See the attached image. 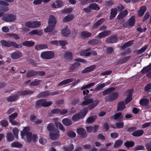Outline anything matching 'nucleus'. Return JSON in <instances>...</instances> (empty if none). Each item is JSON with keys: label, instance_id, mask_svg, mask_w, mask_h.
<instances>
[{"label": "nucleus", "instance_id": "obj_23", "mask_svg": "<svg viewBox=\"0 0 151 151\" xmlns=\"http://www.w3.org/2000/svg\"><path fill=\"white\" fill-rule=\"evenodd\" d=\"M48 46L47 45L44 44H37L35 46V49L37 50H40L45 49L47 48Z\"/></svg>", "mask_w": 151, "mask_h": 151}, {"label": "nucleus", "instance_id": "obj_19", "mask_svg": "<svg viewBox=\"0 0 151 151\" xmlns=\"http://www.w3.org/2000/svg\"><path fill=\"white\" fill-rule=\"evenodd\" d=\"M46 99H39L38 101H37L35 104V108L38 109L39 108L43 106L45 104V101Z\"/></svg>", "mask_w": 151, "mask_h": 151}, {"label": "nucleus", "instance_id": "obj_36", "mask_svg": "<svg viewBox=\"0 0 151 151\" xmlns=\"http://www.w3.org/2000/svg\"><path fill=\"white\" fill-rule=\"evenodd\" d=\"M37 75V72L34 70H29L26 73V77L28 78L34 77Z\"/></svg>", "mask_w": 151, "mask_h": 151}, {"label": "nucleus", "instance_id": "obj_45", "mask_svg": "<svg viewBox=\"0 0 151 151\" xmlns=\"http://www.w3.org/2000/svg\"><path fill=\"white\" fill-rule=\"evenodd\" d=\"M151 70V65H150L147 66V67H145L143 68L141 70V72L142 74H145L147 73L148 72Z\"/></svg>", "mask_w": 151, "mask_h": 151}, {"label": "nucleus", "instance_id": "obj_29", "mask_svg": "<svg viewBox=\"0 0 151 151\" xmlns=\"http://www.w3.org/2000/svg\"><path fill=\"white\" fill-rule=\"evenodd\" d=\"M88 6L90 9H91L92 10H93L98 11L100 9V8L99 7L98 5L96 3L90 4Z\"/></svg>", "mask_w": 151, "mask_h": 151}, {"label": "nucleus", "instance_id": "obj_40", "mask_svg": "<svg viewBox=\"0 0 151 151\" xmlns=\"http://www.w3.org/2000/svg\"><path fill=\"white\" fill-rule=\"evenodd\" d=\"M55 26L54 25L49 24V26L44 29V32L46 33L50 32L53 31L55 29Z\"/></svg>", "mask_w": 151, "mask_h": 151}, {"label": "nucleus", "instance_id": "obj_25", "mask_svg": "<svg viewBox=\"0 0 151 151\" xmlns=\"http://www.w3.org/2000/svg\"><path fill=\"white\" fill-rule=\"evenodd\" d=\"M150 103V101L147 98H143L139 100V104L140 105L143 107L146 106H148Z\"/></svg>", "mask_w": 151, "mask_h": 151}, {"label": "nucleus", "instance_id": "obj_30", "mask_svg": "<svg viewBox=\"0 0 151 151\" xmlns=\"http://www.w3.org/2000/svg\"><path fill=\"white\" fill-rule=\"evenodd\" d=\"M115 90L114 87H109L106 88L102 92L103 95L105 96L112 92Z\"/></svg>", "mask_w": 151, "mask_h": 151}, {"label": "nucleus", "instance_id": "obj_7", "mask_svg": "<svg viewBox=\"0 0 151 151\" xmlns=\"http://www.w3.org/2000/svg\"><path fill=\"white\" fill-rule=\"evenodd\" d=\"M119 94L117 92H113L110 93L104 98V101L106 102H110L114 101L118 98Z\"/></svg>", "mask_w": 151, "mask_h": 151}, {"label": "nucleus", "instance_id": "obj_6", "mask_svg": "<svg viewBox=\"0 0 151 151\" xmlns=\"http://www.w3.org/2000/svg\"><path fill=\"white\" fill-rule=\"evenodd\" d=\"M40 57L44 59L50 60L55 57V53L51 51H45L41 53Z\"/></svg>", "mask_w": 151, "mask_h": 151}, {"label": "nucleus", "instance_id": "obj_18", "mask_svg": "<svg viewBox=\"0 0 151 151\" xmlns=\"http://www.w3.org/2000/svg\"><path fill=\"white\" fill-rule=\"evenodd\" d=\"M118 40L117 37L116 35H111L106 40V42L107 43H114Z\"/></svg>", "mask_w": 151, "mask_h": 151}, {"label": "nucleus", "instance_id": "obj_43", "mask_svg": "<svg viewBox=\"0 0 151 151\" xmlns=\"http://www.w3.org/2000/svg\"><path fill=\"white\" fill-rule=\"evenodd\" d=\"M123 141L121 140H117L115 142L114 144V147L115 148H119L121 147L122 145L123 144Z\"/></svg>", "mask_w": 151, "mask_h": 151}, {"label": "nucleus", "instance_id": "obj_58", "mask_svg": "<svg viewBox=\"0 0 151 151\" xmlns=\"http://www.w3.org/2000/svg\"><path fill=\"white\" fill-rule=\"evenodd\" d=\"M58 43L60 46L63 47V48H64V46H65V45L68 44L67 42L64 40H59Z\"/></svg>", "mask_w": 151, "mask_h": 151}, {"label": "nucleus", "instance_id": "obj_41", "mask_svg": "<svg viewBox=\"0 0 151 151\" xmlns=\"http://www.w3.org/2000/svg\"><path fill=\"white\" fill-rule=\"evenodd\" d=\"M55 126L57 128L60 129L62 132H65V129L64 128L63 126L60 122H55Z\"/></svg>", "mask_w": 151, "mask_h": 151}, {"label": "nucleus", "instance_id": "obj_51", "mask_svg": "<svg viewBox=\"0 0 151 151\" xmlns=\"http://www.w3.org/2000/svg\"><path fill=\"white\" fill-rule=\"evenodd\" d=\"M47 130L49 131L52 132L55 129V126L52 123H50L48 124L47 127Z\"/></svg>", "mask_w": 151, "mask_h": 151}, {"label": "nucleus", "instance_id": "obj_12", "mask_svg": "<svg viewBox=\"0 0 151 151\" xmlns=\"http://www.w3.org/2000/svg\"><path fill=\"white\" fill-rule=\"evenodd\" d=\"M26 141L28 142H31L32 140L34 142H36L37 138L36 134H32V133H29V134L25 135Z\"/></svg>", "mask_w": 151, "mask_h": 151}, {"label": "nucleus", "instance_id": "obj_61", "mask_svg": "<svg viewBox=\"0 0 151 151\" xmlns=\"http://www.w3.org/2000/svg\"><path fill=\"white\" fill-rule=\"evenodd\" d=\"M124 122H117L115 124L116 127L117 129L122 128L124 126Z\"/></svg>", "mask_w": 151, "mask_h": 151}, {"label": "nucleus", "instance_id": "obj_52", "mask_svg": "<svg viewBox=\"0 0 151 151\" xmlns=\"http://www.w3.org/2000/svg\"><path fill=\"white\" fill-rule=\"evenodd\" d=\"M122 115V113L120 112H118L114 115L112 116L110 118L111 119H114V120L117 119L118 118H119Z\"/></svg>", "mask_w": 151, "mask_h": 151}, {"label": "nucleus", "instance_id": "obj_62", "mask_svg": "<svg viewBox=\"0 0 151 151\" xmlns=\"http://www.w3.org/2000/svg\"><path fill=\"white\" fill-rule=\"evenodd\" d=\"M95 119L93 117L90 116L86 119V122L88 124H91L95 121Z\"/></svg>", "mask_w": 151, "mask_h": 151}, {"label": "nucleus", "instance_id": "obj_31", "mask_svg": "<svg viewBox=\"0 0 151 151\" xmlns=\"http://www.w3.org/2000/svg\"><path fill=\"white\" fill-rule=\"evenodd\" d=\"M126 107L123 101H121L117 105V111H119L123 110Z\"/></svg>", "mask_w": 151, "mask_h": 151}, {"label": "nucleus", "instance_id": "obj_28", "mask_svg": "<svg viewBox=\"0 0 151 151\" xmlns=\"http://www.w3.org/2000/svg\"><path fill=\"white\" fill-rule=\"evenodd\" d=\"M128 94L127 96V98L125 99V104H127L130 102L131 101L132 99V94L131 89L129 91H128Z\"/></svg>", "mask_w": 151, "mask_h": 151}, {"label": "nucleus", "instance_id": "obj_56", "mask_svg": "<svg viewBox=\"0 0 151 151\" xmlns=\"http://www.w3.org/2000/svg\"><path fill=\"white\" fill-rule=\"evenodd\" d=\"M40 80H35L34 81H32L30 85L32 86H35L38 85L40 83Z\"/></svg>", "mask_w": 151, "mask_h": 151}, {"label": "nucleus", "instance_id": "obj_53", "mask_svg": "<svg viewBox=\"0 0 151 151\" xmlns=\"http://www.w3.org/2000/svg\"><path fill=\"white\" fill-rule=\"evenodd\" d=\"M67 135L70 138H74L76 136V134L74 132L70 130L68 132Z\"/></svg>", "mask_w": 151, "mask_h": 151}, {"label": "nucleus", "instance_id": "obj_47", "mask_svg": "<svg viewBox=\"0 0 151 151\" xmlns=\"http://www.w3.org/2000/svg\"><path fill=\"white\" fill-rule=\"evenodd\" d=\"M74 147L73 144L65 146L63 147V149L65 151H71L73 150Z\"/></svg>", "mask_w": 151, "mask_h": 151}, {"label": "nucleus", "instance_id": "obj_32", "mask_svg": "<svg viewBox=\"0 0 151 151\" xmlns=\"http://www.w3.org/2000/svg\"><path fill=\"white\" fill-rule=\"evenodd\" d=\"M128 14V11L125 10L124 11L120 12L117 17V19H120L123 18L127 16Z\"/></svg>", "mask_w": 151, "mask_h": 151}, {"label": "nucleus", "instance_id": "obj_46", "mask_svg": "<svg viewBox=\"0 0 151 151\" xmlns=\"http://www.w3.org/2000/svg\"><path fill=\"white\" fill-rule=\"evenodd\" d=\"M8 122L6 119H3L0 122V125L3 127H6L8 125Z\"/></svg>", "mask_w": 151, "mask_h": 151}, {"label": "nucleus", "instance_id": "obj_39", "mask_svg": "<svg viewBox=\"0 0 151 151\" xmlns=\"http://www.w3.org/2000/svg\"><path fill=\"white\" fill-rule=\"evenodd\" d=\"M80 66V64L78 62H74L73 64L71 65V66L69 68V70L70 71H73V70H75L76 68Z\"/></svg>", "mask_w": 151, "mask_h": 151}, {"label": "nucleus", "instance_id": "obj_35", "mask_svg": "<svg viewBox=\"0 0 151 151\" xmlns=\"http://www.w3.org/2000/svg\"><path fill=\"white\" fill-rule=\"evenodd\" d=\"M62 123L64 125L67 126H70L72 124L71 121L67 118H65L62 119Z\"/></svg>", "mask_w": 151, "mask_h": 151}, {"label": "nucleus", "instance_id": "obj_3", "mask_svg": "<svg viewBox=\"0 0 151 151\" xmlns=\"http://www.w3.org/2000/svg\"><path fill=\"white\" fill-rule=\"evenodd\" d=\"M34 92L31 90H21L17 92V94L11 95L8 97L7 100L8 101L11 102L16 101L19 96H25L33 94Z\"/></svg>", "mask_w": 151, "mask_h": 151}, {"label": "nucleus", "instance_id": "obj_22", "mask_svg": "<svg viewBox=\"0 0 151 151\" xmlns=\"http://www.w3.org/2000/svg\"><path fill=\"white\" fill-rule=\"evenodd\" d=\"M101 43V40L97 39H93L91 40L88 42V44L91 45H99Z\"/></svg>", "mask_w": 151, "mask_h": 151}, {"label": "nucleus", "instance_id": "obj_44", "mask_svg": "<svg viewBox=\"0 0 151 151\" xmlns=\"http://www.w3.org/2000/svg\"><path fill=\"white\" fill-rule=\"evenodd\" d=\"M124 145L127 148L132 147L134 145V143L132 141H126L124 143Z\"/></svg>", "mask_w": 151, "mask_h": 151}, {"label": "nucleus", "instance_id": "obj_15", "mask_svg": "<svg viewBox=\"0 0 151 151\" xmlns=\"http://www.w3.org/2000/svg\"><path fill=\"white\" fill-rule=\"evenodd\" d=\"M91 35V33L87 31H83L80 34V37L82 39H88L90 37Z\"/></svg>", "mask_w": 151, "mask_h": 151}, {"label": "nucleus", "instance_id": "obj_64", "mask_svg": "<svg viewBox=\"0 0 151 151\" xmlns=\"http://www.w3.org/2000/svg\"><path fill=\"white\" fill-rule=\"evenodd\" d=\"M103 129H104V131L106 132L108 131L109 130V126L108 123H104V124H103Z\"/></svg>", "mask_w": 151, "mask_h": 151}, {"label": "nucleus", "instance_id": "obj_13", "mask_svg": "<svg viewBox=\"0 0 151 151\" xmlns=\"http://www.w3.org/2000/svg\"><path fill=\"white\" fill-rule=\"evenodd\" d=\"M64 5L63 1H55L51 4V7L53 8H60L63 7Z\"/></svg>", "mask_w": 151, "mask_h": 151}, {"label": "nucleus", "instance_id": "obj_9", "mask_svg": "<svg viewBox=\"0 0 151 151\" xmlns=\"http://www.w3.org/2000/svg\"><path fill=\"white\" fill-rule=\"evenodd\" d=\"M25 25L29 28H36L40 26V21H29L25 23Z\"/></svg>", "mask_w": 151, "mask_h": 151}, {"label": "nucleus", "instance_id": "obj_38", "mask_svg": "<svg viewBox=\"0 0 151 151\" xmlns=\"http://www.w3.org/2000/svg\"><path fill=\"white\" fill-rule=\"evenodd\" d=\"M146 10L147 8L146 6H141L139 11V15L140 17H142L144 15Z\"/></svg>", "mask_w": 151, "mask_h": 151}, {"label": "nucleus", "instance_id": "obj_60", "mask_svg": "<svg viewBox=\"0 0 151 151\" xmlns=\"http://www.w3.org/2000/svg\"><path fill=\"white\" fill-rule=\"evenodd\" d=\"M19 130L18 128L15 127L13 129V132L14 135L15 137L16 138H18V134Z\"/></svg>", "mask_w": 151, "mask_h": 151}, {"label": "nucleus", "instance_id": "obj_63", "mask_svg": "<svg viewBox=\"0 0 151 151\" xmlns=\"http://www.w3.org/2000/svg\"><path fill=\"white\" fill-rule=\"evenodd\" d=\"M148 46L147 45L141 48L140 50H138V52H137V53L139 54L142 53L146 50L147 47H148Z\"/></svg>", "mask_w": 151, "mask_h": 151}, {"label": "nucleus", "instance_id": "obj_33", "mask_svg": "<svg viewBox=\"0 0 151 151\" xmlns=\"http://www.w3.org/2000/svg\"><path fill=\"white\" fill-rule=\"evenodd\" d=\"M49 96V91H45L38 94L37 97L39 98H44Z\"/></svg>", "mask_w": 151, "mask_h": 151}, {"label": "nucleus", "instance_id": "obj_24", "mask_svg": "<svg viewBox=\"0 0 151 151\" xmlns=\"http://www.w3.org/2000/svg\"><path fill=\"white\" fill-rule=\"evenodd\" d=\"M56 22L57 20L55 17L53 15L50 16L49 18V21H48V24L52 25L55 26Z\"/></svg>", "mask_w": 151, "mask_h": 151}, {"label": "nucleus", "instance_id": "obj_49", "mask_svg": "<svg viewBox=\"0 0 151 151\" xmlns=\"http://www.w3.org/2000/svg\"><path fill=\"white\" fill-rule=\"evenodd\" d=\"M11 146L12 147L21 148L22 147V145L20 142H15L12 143Z\"/></svg>", "mask_w": 151, "mask_h": 151}, {"label": "nucleus", "instance_id": "obj_48", "mask_svg": "<svg viewBox=\"0 0 151 151\" xmlns=\"http://www.w3.org/2000/svg\"><path fill=\"white\" fill-rule=\"evenodd\" d=\"M72 54L70 52H66L64 55V57L66 59L71 60L72 58Z\"/></svg>", "mask_w": 151, "mask_h": 151}, {"label": "nucleus", "instance_id": "obj_20", "mask_svg": "<svg viewBox=\"0 0 151 151\" xmlns=\"http://www.w3.org/2000/svg\"><path fill=\"white\" fill-rule=\"evenodd\" d=\"M30 129L29 127H24L22 131L21 132V137L22 138H24L26 134H28L29 133H32L31 132H29Z\"/></svg>", "mask_w": 151, "mask_h": 151}, {"label": "nucleus", "instance_id": "obj_14", "mask_svg": "<svg viewBox=\"0 0 151 151\" xmlns=\"http://www.w3.org/2000/svg\"><path fill=\"white\" fill-rule=\"evenodd\" d=\"M105 20V19L104 18H102L97 20L96 23L93 24V26H92L91 29H94L98 27L99 26L104 22Z\"/></svg>", "mask_w": 151, "mask_h": 151}, {"label": "nucleus", "instance_id": "obj_8", "mask_svg": "<svg viewBox=\"0 0 151 151\" xmlns=\"http://www.w3.org/2000/svg\"><path fill=\"white\" fill-rule=\"evenodd\" d=\"M135 23V17L132 16L123 24V26L125 28L128 27H132L134 26Z\"/></svg>", "mask_w": 151, "mask_h": 151}, {"label": "nucleus", "instance_id": "obj_2", "mask_svg": "<svg viewBox=\"0 0 151 151\" xmlns=\"http://www.w3.org/2000/svg\"><path fill=\"white\" fill-rule=\"evenodd\" d=\"M0 43L2 46H5L7 47L12 46L16 49L22 48V45L24 46L30 47L33 46L35 45V43L31 41H24L21 45L17 44L16 43L13 41H6L3 40L1 41Z\"/></svg>", "mask_w": 151, "mask_h": 151}, {"label": "nucleus", "instance_id": "obj_50", "mask_svg": "<svg viewBox=\"0 0 151 151\" xmlns=\"http://www.w3.org/2000/svg\"><path fill=\"white\" fill-rule=\"evenodd\" d=\"M95 84L94 83H91L88 84H87L85 86H83L81 88V90H83L85 89H86L88 88L91 87L92 86H93Z\"/></svg>", "mask_w": 151, "mask_h": 151}, {"label": "nucleus", "instance_id": "obj_17", "mask_svg": "<svg viewBox=\"0 0 151 151\" xmlns=\"http://www.w3.org/2000/svg\"><path fill=\"white\" fill-rule=\"evenodd\" d=\"M71 32L70 30L68 29V26L67 25H66L65 27L61 30V34L64 37H68Z\"/></svg>", "mask_w": 151, "mask_h": 151}, {"label": "nucleus", "instance_id": "obj_5", "mask_svg": "<svg viewBox=\"0 0 151 151\" xmlns=\"http://www.w3.org/2000/svg\"><path fill=\"white\" fill-rule=\"evenodd\" d=\"M2 20L6 22H12L16 19V16L12 14L6 13L2 15Z\"/></svg>", "mask_w": 151, "mask_h": 151}, {"label": "nucleus", "instance_id": "obj_16", "mask_svg": "<svg viewBox=\"0 0 151 151\" xmlns=\"http://www.w3.org/2000/svg\"><path fill=\"white\" fill-rule=\"evenodd\" d=\"M77 132L78 134L81 136L82 138H86L87 137L86 131L85 129L78 128L77 129Z\"/></svg>", "mask_w": 151, "mask_h": 151}, {"label": "nucleus", "instance_id": "obj_57", "mask_svg": "<svg viewBox=\"0 0 151 151\" xmlns=\"http://www.w3.org/2000/svg\"><path fill=\"white\" fill-rule=\"evenodd\" d=\"M131 58L130 56H128L127 57H125L122 58H121L120 60V62L121 63H124L127 61Z\"/></svg>", "mask_w": 151, "mask_h": 151}, {"label": "nucleus", "instance_id": "obj_34", "mask_svg": "<svg viewBox=\"0 0 151 151\" xmlns=\"http://www.w3.org/2000/svg\"><path fill=\"white\" fill-rule=\"evenodd\" d=\"M75 17V15L73 14H68L65 17L64 19V21L65 22H70Z\"/></svg>", "mask_w": 151, "mask_h": 151}, {"label": "nucleus", "instance_id": "obj_54", "mask_svg": "<svg viewBox=\"0 0 151 151\" xmlns=\"http://www.w3.org/2000/svg\"><path fill=\"white\" fill-rule=\"evenodd\" d=\"M105 86L106 85L104 84V83H102L100 85H97L96 87L95 88L94 90L95 91H100L102 88H104Z\"/></svg>", "mask_w": 151, "mask_h": 151}, {"label": "nucleus", "instance_id": "obj_42", "mask_svg": "<svg viewBox=\"0 0 151 151\" xmlns=\"http://www.w3.org/2000/svg\"><path fill=\"white\" fill-rule=\"evenodd\" d=\"M6 139L8 142L13 141L14 139V137L11 132H8L6 134Z\"/></svg>", "mask_w": 151, "mask_h": 151}, {"label": "nucleus", "instance_id": "obj_59", "mask_svg": "<svg viewBox=\"0 0 151 151\" xmlns=\"http://www.w3.org/2000/svg\"><path fill=\"white\" fill-rule=\"evenodd\" d=\"M134 150H145V147L142 145H139L134 148Z\"/></svg>", "mask_w": 151, "mask_h": 151}, {"label": "nucleus", "instance_id": "obj_4", "mask_svg": "<svg viewBox=\"0 0 151 151\" xmlns=\"http://www.w3.org/2000/svg\"><path fill=\"white\" fill-rule=\"evenodd\" d=\"M9 4L2 0H0V17L4 15V13L7 12L9 10V8L7 6Z\"/></svg>", "mask_w": 151, "mask_h": 151}, {"label": "nucleus", "instance_id": "obj_21", "mask_svg": "<svg viewBox=\"0 0 151 151\" xmlns=\"http://www.w3.org/2000/svg\"><path fill=\"white\" fill-rule=\"evenodd\" d=\"M96 66L94 65H90L87 67H86L84 69L82 70L81 72L82 73H86L88 72L93 71L95 68Z\"/></svg>", "mask_w": 151, "mask_h": 151}, {"label": "nucleus", "instance_id": "obj_1", "mask_svg": "<svg viewBox=\"0 0 151 151\" xmlns=\"http://www.w3.org/2000/svg\"><path fill=\"white\" fill-rule=\"evenodd\" d=\"M83 100L84 101H83L81 104V106H84L89 104L90 105H88V108L85 107L82 109V111L76 113L72 116L71 119L74 122L78 121L81 119L84 118L88 113V109L91 110L97 106L99 103L98 100H96L93 101V99H88L87 96L84 97Z\"/></svg>", "mask_w": 151, "mask_h": 151}, {"label": "nucleus", "instance_id": "obj_10", "mask_svg": "<svg viewBox=\"0 0 151 151\" xmlns=\"http://www.w3.org/2000/svg\"><path fill=\"white\" fill-rule=\"evenodd\" d=\"M50 139H51L55 140L58 139L59 137V130L55 129L54 130L50 132L49 134Z\"/></svg>", "mask_w": 151, "mask_h": 151}, {"label": "nucleus", "instance_id": "obj_26", "mask_svg": "<svg viewBox=\"0 0 151 151\" xmlns=\"http://www.w3.org/2000/svg\"><path fill=\"white\" fill-rule=\"evenodd\" d=\"M111 12H110V15L109 16V19L110 20L113 19L115 18L117 14V8H112L111 9Z\"/></svg>", "mask_w": 151, "mask_h": 151}, {"label": "nucleus", "instance_id": "obj_55", "mask_svg": "<svg viewBox=\"0 0 151 151\" xmlns=\"http://www.w3.org/2000/svg\"><path fill=\"white\" fill-rule=\"evenodd\" d=\"M18 116V114L17 112H15L9 115V121L14 120Z\"/></svg>", "mask_w": 151, "mask_h": 151}, {"label": "nucleus", "instance_id": "obj_11", "mask_svg": "<svg viewBox=\"0 0 151 151\" xmlns=\"http://www.w3.org/2000/svg\"><path fill=\"white\" fill-rule=\"evenodd\" d=\"M22 56V52L19 50H16L11 53L10 57L14 60H17L21 58Z\"/></svg>", "mask_w": 151, "mask_h": 151}, {"label": "nucleus", "instance_id": "obj_37", "mask_svg": "<svg viewBox=\"0 0 151 151\" xmlns=\"http://www.w3.org/2000/svg\"><path fill=\"white\" fill-rule=\"evenodd\" d=\"M73 81V78H69L67 79L64 80L58 83V86H62L68 83L72 82Z\"/></svg>", "mask_w": 151, "mask_h": 151}, {"label": "nucleus", "instance_id": "obj_27", "mask_svg": "<svg viewBox=\"0 0 151 151\" xmlns=\"http://www.w3.org/2000/svg\"><path fill=\"white\" fill-rule=\"evenodd\" d=\"M144 133V131L142 130H137L134 131L132 133V135L134 137H140Z\"/></svg>", "mask_w": 151, "mask_h": 151}]
</instances>
